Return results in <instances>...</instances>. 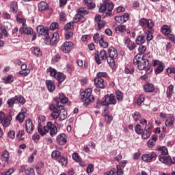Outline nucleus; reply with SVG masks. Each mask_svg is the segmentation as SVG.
<instances>
[{
  "mask_svg": "<svg viewBox=\"0 0 175 175\" xmlns=\"http://www.w3.org/2000/svg\"><path fill=\"white\" fill-rule=\"evenodd\" d=\"M49 109L52 111L51 117L53 120H57L59 118V121H64L68 118V112H66L64 106L59 103L57 105H55V104L50 105Z\"/></svg>",
  "mask_w": 175,
  "mask_h": 175,
  "instance_id": "1",
  "label": "nucleus"
},
{
  "mask_svg": "<svg viewBox=\"0 0 175 175\" xmlns=\"http://www.w3.org/2000/svg\"><path fill=\"white\" fill-rule=\"evenodd\" d=\"M62 156V153L59 150H53L51 153V157L55 161L59 160Z\"/></svg>",
  "mask_w": 175,
  "mask_h": 175,
  "instance_id": "38",
  "label": "nucleus"
},
{
  "mask_svg": "<svg viewBox=\"0 0 175 175\" xmlns=\"http://www.w3.org/2000/svg\"><path fill=\"white\" fill-rule=\"evenodd\" d=\"M135 131L137 135H142V133H143V129H142V125L137 124L135 127Z\"/></svg>",
  "mask_w": 175,
  "mask_h": 175,
  "instance_id": "58",
  "label": "nucleus"
},
{
  "mask_svg": "<svg viewBox=\"0 0 175 175\" xmlns=\"http://www.w3.org/2000/svg\"><path fill=\"white\" fill-rule=\"evenodd\" d=\"M14 104H16L15 97H12L7 100V105H8V107H13Z\"/></svg>",
  "mask_w": 175,
  "mask_h": 175,
  "instance_id": "52",
  "label": "nucleus"
},
{
  "mask_svg": "<svg viewBox=\"0 0 175 175\" xmlns=\"http://www.w3.org/2000/svg\"><path fill=\"white\" fill-rule=\"evenodd\" d=\"M68 100H69V98L65 96L63 93H59L58 97L55 98V101L57 103V105L55 106H58L59 105H65V103H68Z\"/></svg>",
  "mask_w": 175,
  "mask_h": 175,
  "instance_id": "13",
  "label": "nucleus"
},
{
  "mask_svg": "<svg viewBox=\"0 0 175 175\" xmlns=\"http://www.w3.org/2000/svg\"><path fill=\"white\" fill-rule=\"evenodd\" d=\"M25 129L27 133H32V132H33V130L35 129V126L33 125V122H32V120L29 119L26 120Z\"/></svg>",
  "mask_w": 175,
  "mask_h": 175,
  "instance_id": "15",
  "label": "nucleus"
},
{
  "mask_svg": "<svg viewBox=\"0 0 175 175\" xmlns=\"http://www.w3.org/2000/svg\"><path fill=\"white\" fill-rule=\"evenodd\" d=\"M105 6L107 8V12H109L108 13L106 12V14H109V16H111V12L114 9V4L112 2L107 3V1H106Z\"/></svg>",
  "mask_w": 175,
  "mask_h": 175,
  "instance_id": "31",
  "label": "nucleus"
},
{
  "mask_svg": "<svg viewBox=\"0 0 175 175\" xmlns=\"http://www.w3.org/2000/svg\"><path fill=\"white\" fill-rule=\"evenodd\" d=\"M110 105H117V100L116 99V96L114 94H111L110 95L107 94L105 96V100L102 101V106H105V109L104 111L106 113L107 111V109H109V106Z\"/></svg>",
  "mask_w": 175,
  "mask_h": 175,
  "instance_id": "5",
  "label": "nucleus"
},
{
  "mask_svg": "<svg viewBox=\"0 0 175 175\" xmlns=\"http://www.w3.org/2000/svg\"><path fill=\"white\" fill-rule=\"evenodd\" d=\"M74 46L75 44L73 42L70 41H67L62 44V45L59 48V50L62 51V53L68 54V53H70V51H72Z\"/></svg>",
  "mask_w": 175,
  "mask_h": 175,
  "instance_id": "9",
  "label": "nucleus"
},
{
  "mask_svg": "<svg viewBox=\"0 0 175 175\" xmlns=\"http://www.w3.org/2000/svg\"><path fill=\"white\" fill-rule=\"evenodd\" d=\"M151 133H152L151 131L143 130V133H142V139H144V140L148 139V137L151 136Z\"/></svg>",
  "mask_w": 175,
  "mask_h": 175,
  "instance_id": "45",
  "label": "nucleus"
},
{
  "mask_svg": "<svg viewBox=\"0 0 175 175\" xmlns=\"http://www.w3.org/2000/svg\"><path fill=\"white\" fill-rule=\"evenodd\" d=\"M105 175H116V168H112L111 170L105 172Z\"/></svg>",
  "mask_w": 175,
  "mask_h": 175,
  "instance_id": "64",
  "label": "nucleus"
},
{
  "mask_svg": "<svg viewBox=\"0 0 175 175\" xmlns=\"http://www.w3.org/2000/svg\"><path fill=\"white\" fill-rule=\"evenodd\" d=\"M135 43L138 44V46L144 44V43H146V36H144V35L138 36L135 40Z\"/></svg>",
  "mask_w": 175,
  "mask_h": 175,
  "instance_id": "34",
  "label": "nucleus"
},
{
  "mask_svg": "<svg viewBox=\"0 0 175 175\" xmlns=\"http://www.w3.org/2000/svg\"><path fill=\"white\" fill-rule=\"evenodd\" d=\"M161 32H162L164 36H167L172 33V29L170 28V26L167 25H163L161 28Z\"/></svg>",
  "mask_w": 175,
  "mask_h": 175,
  "instance_id": "23",
  "label": "nucleus"
},
{
  "mask_svg": "<svg viewBox=\"0 0 175 175\" xmlns=\"http://www.w3.org/2000/svg\"><path fill=\"white\" fill-rule=\"evenodd\" d=\"M27 64H23L21 65V70L19 72V75L21 76H25L27 77L29 73H31V70L27 68Z\"/></svg>",
  "mask_w": 175,
  "mask_h": 175,
  "instance_id": "22",
  "label": "nucleus"
},
{
  "mask_svg": "<svg viewBox=\"0 0 175 175\" xmlns=\"http://www.w3.org/2000/svg\"><path fill=\"white\" fill-rule=\"evenodd\" d=\"M4 81L5 84H10V83H13V81H14V77L13 75H10L4 78Z\"/></svg>",
  "mask_w": 175,
  "mask_h": 175,
  "instance_id": "51",
  "label": "nucleus"
},
{
  "mask_svg": "<svg viewBox=\"0 0 175 175\" xmlns=\"http://www.w3.org/2000/svg\"><path fill=\"white\" fill-rule=\"evenodd\" d=\"M74 23H79V21H81V23H83V21H85V18L81 15V14H79V12L74 17Z\"/></svg>",
  "mask_w": 175,
  "mask_h": 175,
  "instance_id": "40",
  "label": "nucleus"
},
{
  "mask_svg": "<svg viewBox=\"0 0 175 175\" xmlns=\"http://www.w3.org/2000/svg\"><path fill=\"white\" fill-rule=\"evenodd\" d=\"M174 120H175L174 116L171 115L165 120V126L170 127V126H172V125H174Z\"/></svg>",
  "mask_w": 175,
  "mask_h": 175,
  "instance_id": "29",
  "label": "nucleus"
},
{
  "mask_svg": "<svg viewBox=\"0 0 175 175\" xmlns=\"http://www.w3.org/2000/svg\"><path fill=\"white\" fill-rule=\"evenodd\" d=\"M10 158V154H9V151L4 150L3 151L0 159L2 162H8L9 163V159Z\"/></svg>",
  "mask_w": 175,
  "mask_h": 175,
  "instance_id": "26",
  "label": "nucleus"
},
{
  "mask_svg": "<svg viewBox=\"0 0 175 175\" xmlns=\"http://www.w3.org/2000/svg\"><path fill=\"white\" fill-rule=\"evenodd\" d=\"M16 104L19 103L20 105H24L26 102L25 98L22 96H15Z\"/></svg>",
  "mask_w": 175,
  "mask_h": 175,
  "instance_id": "41",
  "label": "nucleus"
},
{
  "mask_svg": "<svg viewBox=\"0 0 175 175\" xmlns=\"http://www.w3.org/2000/svg\"><path fill=\"white\" fill-rule=\"evenodd\" d=\"M25 172L26 175H35V170L32 167H28Z\"/></svg>",
  "mask_w": 175,
  "mask_h": 175,
  "instance_id": "60",
  "label": "nucleus"
},
{
  "mask_svg": "<svg viewBox=\"0 0 175 175\" xmlns=\"http://www.w3.org/2000/svg\"><path fill=\"white\" fill-rule=\"evenodd\" d=\"M72 159L75 161V162H80L81 157L79 155V153L74 152L72 154Z\"/></svg>",
  "mask_w": 175,
  "mask_h": 175,
  "instance_id": "61",
  "label": "nucleus"
},
{
  "mask_svg": "<svg viewBox=\"0 0 175 175\" xmlns=\"http://www.w3.org/2000/svg\"><path fill=\"white\" fill-rule=\"evenodd\" d=\"M56 141L58 143V144H59L60 146H65L67 142L66 134L65 133L59 134V135H57Z\"/></svg>",
  "mask_w": 175,
  "mask_h": 175,
  "instance_id": "16",
  "label": "nucleus"
},
{
  "mask_svg": "<svg viewBox=\"0 0 175 175\" xmlns=\"http://www.w3.org/2000/svg\"><path fill=\"white\" fill-rule=\"evenodd\" d=\"M143 87L145 92H154L155 90V86L150 82H146Z\"/></svg>",
  "mask_w": 175,
  "mask_h": 175,
  "instance_id": "21",
  "label": "nucleus"
},
{
  "mask_svg": "<svg viewBox=\"0 0 175 175\" xmlns=\"http://www.w3.org/2000/svg\"><path fill=\"white\" fill-rule=\"evenodd\" d=\"M10 8L12 10V13H17V10H18V5H17V2L12 1L10 5Z\"/></svg>",
  "mask_w": 175,
  "mask_h": 175,
  "instance_id": "43",
  "label": "nucleus"
},
{
  "mask_svg": "<svg viewBox=\"0 0 175 175\" xmlns=\"http://www.w3.org/2000/svg\"><path fill=\"white\" fill-rule=\"evenodd\" d=\"M174 90V85L172 84L167 87V91H166V95H167V98H169V99H170V98L173 96Z\"/></svg>",
  "mask_w": 175,
  "mask_h": 175,
  "instance_id": "36",
  "label": "nucleus"
},
{
  "mask_svg": "<svg viewBox=\"0 0 175 175\" xmlns=\"http://www.w3.org/2000/svg\"><path fill=\"white\" fill-rule=\"evenodd\" d=\"M24 130H21L18 131V133L16 135V137L18 138V140H24V137H23V135H25Z\"/></svg>",
  "mask_w": 175,
  "mask_h": 175,
  "instance_id": "63",
  "label": "nucleus"
},
{
  "mask_svg": "<svg viewBox=\"0 0 175 175\" xmlns=\"http://www.w3.org/2000/svg\"><path fill=\"white\" fill-rule=\"evenodd\" d=\"M103 37V36H99L98 33H96L93 37V40L94 43H100V38Z\"/></svg>",
  "mask_w": 175,
  "mask_h": 175,
  "instance_id": "54",
  "label": "nucleus"
},
{
  "mask_svg": "<svg viewBox=\"0 0 175 175\" xmlns=\"http://www.w3.org/2000/svg\"><path fill=\"white\" fill-rule=\"evenodd\" d=\"M139 25L140 27H147L149 29L148 30H153L154 23L152 19L142 18L139 21Z\"/></svg>",
  "mask_w": 175,
  "mask_h": 175,
  "instance_id": "7",
  "label": "nucleus"
},
{
  "mask_svg": "<svg viewBox=\"0 0 175 175\" xmlns=\"http://www.w3.org/2000/svg\"><path fill=\"white\" fill-rule=\"evenodd\" d=\"M138 51L139 53L140 54L142 57H143V55H146L147 58H150V57H151V55L150 54V52H148L147 53H146V51H147V46H144V45H140L138 48Z\"/></svg>",
  "mask_w": 175,
  "mask_h": 175,
  "instance_id": "18",
  "label": "nucleus"
},
{
  "mask_svg": "<svg viewBox=\"0 0 175 175\" xmlns=\"http://www.w3.org/2000/svg\"><path fill=\"white\" fill-rule=\"evenodd\" d=\"M57 162H58V163L61 164L62 166H68V157H64L62 155V157L57 160Z\"/></svg>",
  "mask_w": 175,
  "mask_h": 175,
  "instance_id": "32",
  "label": "nucleus"
},
{
  "mask_svg": "<svg viewBox=\"0 0 175 175\" xmlns=\"http://www.w3.org/2000/svg\"><path fill=\"white\" fill-rule=\"evenodd\" d=\"M116 96L118 102H122V100H124V94H122V92H121V91H116Z\"/></svg>",
  "mask_w": 175,
  "mask_h": 175,
  "instance_id": "44",
  "label": "nucleus"
},
{
  "mask_svg": "<svg viewBox=\"0 0 175 175\" xmlns=\"http://www.w3.org/2000/svg\"><path fill=\"white\" fill-rule=\"evenodd\" d=\"M116 32H120V33H124V32H126V26L124 25H119L116 28Z\"/></svg>",
  "mask_w": 175,
  "mask_h": 175,
  "instance_id": "42",
  "label": "nucleus"
},
{
  "mask_svg": "<svg viewBox=\"0 0 175 175\" xmlns=\"http://www.w3.org/2000/svg\"><path fill=\"white\" fill-rule=\"evenodd\" d=\"M135 72V69L129 66H126L124 69V72L126 75H132Z\"/></svg>",
  "mask_w": 175,
  "mask_h": 175,
  "instance_id": "57",
  "label": "nucleus"
},
{
  "mask_svg": "<svg viewBox=\"0 0 175 175\" xmlns=\"http://www.w3.org/2000/svg\"><path fill=\"white\" fill-rule=\"evenodd\" d=\"M47 9H49V4H47V3H46L44 1H41L38 4V10L40 12H43L44 10H47Z\"/></svg>",
  "mask_w": 175,
  "mask_h": 175,
  "instance_id": "37",
  "label": "nucleus"
},
{
  "mask_svg": "<svg viewBox=\"0 0 175 175\" xmlns=\"http://www.w3.org/2000/svg\"><path fill=\"white\" fill-rule=\"evenodd\" d=\"M133 117L134 118V121H139V120H140V118H142V115H140V113L135 111L133 114Z\"/></svg>",
  "mask_w": 175,
  "mask_h": 175,
  "instance_id": "62",
  "label": "nucleus"
},
{
  "mask_svg": "<svg viewBox=\"0 0 175 175\" xmlns=\"http://www.w3.org/2000/svg\"><path fill=\"white\" fill-rule=\"evenodd\" d=\"M94 85L97 88L103 90V88H105V79L102 78L94 79Z\"/></svg>",
  "mask_w": 175,
  "mask_h": 175,
  "instance_id": "20",
  "label": "nucleus"
},
{
  "mask_svg": "<svg viewBox=\"0 0 175 175\" xmlns=\"http://www.w3.org/2000/svg\"><path fill=\"white\" fill-rule=\"evenodd\" d=\"M157 150L158 151L161 152V154L159 157V161H160V162H162V161L161 160V158H163L165 161H167V157H169V156H166L167 155V154H169L167 148H166V146H158Z\"/></svg>",
  "mask_w": 175,
  "mask_h": 175,
  "instance_id": "12",
  "label": "nucleus"
},
{
  "mask_svg": "<svg viewBox=\"0 0 175 175\" xmlns=\"http://www.w3.org/2000/svg\"><path fill=\"white\" fill-rule=\"evenodd\" d=\"M94 21L96 23L95 27L96 31H100L102 28H104V27H106V21L104 20H102V16L101 15H96L94 18Z\"/></svg>",
  "mask_w": 175,
  "mask_h": 175,
  "instance_id": "10",
  "label": "nucleus"
},
{
  "mask_svg": "<svg viewBox=\"0 0 175 175\" xmlns=\"http://www.w3.org/2000/svg\"><path fill=\"white\" fill-rule=\"evenodd\" d=\"M146 100V97L144 96V94H142L139 96L137 101V105L138 106H142V104Z\"/></svg>",
  "mask_w": 175,
  "mask_h": 175,
  "instance_id": "55",
  "label": "nucleus"
},
{
  "mask_svg": "<svg viewBox=\"0 0 175 175\" xmlns=\"http://www.w3.org/2000/svg\"><path fill=\"white\" fill-rule=\"evenodd\" d=\"M74 25H75V22H70V23H68L65 27H64V29L66 31H69V29H73L74 28Z\"/></svg>",
  "mask_w": 175,
  "mask_h": 175,
  "instance_id": "56",
  "label": "nucleus"
},
{
  "mask_svg": "<svg viewBox=\"0 0 175 175\" xmlns=\"http://www.w3.org/2000/svg\"><path fill=\"white\" fill-rule=\"evenodd\" d=\"M108 54L107 62L111 68H114L116 66V59L118 57V52L116 48L110 46L108 49Z\"/></svg>",
  "mask_w": 175,
  "mask_h": 175,
  "instance_id": "4",
  "label": "nucleus"
},
{
  "mask_svg": "<svg viewBox=\"0 0 175 175\" xmlns=\"http://www.w3.org/2000/svg\"><path fill=\"white\" fill-rule=\"evenodd\" d=\"M107 52L103 49L101 50L100 52L97 51V53H95V59L96 64L98 65H100L102 64V61H107Z\"/></svg>",
  "mask_w": 175,
  "mask_h": 175,
  "instance_id": "6",
  "label": "nucleus"
},
{
  "mask_svg": "<svg viewBox=\"0 0 175 175\" xmlns=\"http://www.w3.org/2000/svg\"><path fill=\"white\" fill-rule=\"evenodd\" d=\"M157 157H158L157 152H151L148 154H143L142 157V161H144V162H146V163H150L152 162V159H154V158H157Z\"/></svg>",
  "mask_w": 175,
  "mask_h": 175,
  "instance_id": "11",
  "label": "nucleus"
},
{
  "mask_svg": "<svg viewBox=\"0 0 175 175\" xmlns=\"http://www.w3.org/2000/svg\"><path fill=\"white\" fill-rule=\"evenodd\" d=\"M98 43L100 46L103 47V49H107V47H109V42H105V40H103V37L100 38V42Z\"/></svg>",
  "mask_w": 175,
  "mask_h": 175,
  "instance_id": "50",
  "label": "nucleus"
},
{
  "mask_svg": "<svg viewBox=\"0 0 175 175\" xmlns=\"http://www.w3.org/2000/svg\"><path fill=\"white\" fill-rule=\"evenodd\" d=\"M160 160L161 161L162 163H165V165H167V166L175 165V157H173V159H172V157H170V156H168L167 160H165L163 157H161Z\"/></svg>",
  "mask_w": 175,
  "mask_h": 175,
  "instance_id": "19",
  "label": "nucleus"
},
{
  "mask_svg": "<svg viewBox=\"0 0 175 175\" xmlns=\"http://www.w3.org/2000/svg\"><path fill=\"white\" fill-rule=\"evenodd\" d=\"M153 32L154 30H148V32L146 33L147 42H151L154 39V36H152Z\"/></svg>",
  "mask_w": 175,
  "mask_h": 175,
  "instance_id": "46",
  "label": "nucleus"
},
{
  "mask_svg": "<svg viewBox=\"0 0 175 175\" xmlns=\"http://www.w3.org/2000/svg\"><path fill=\"white\" fill-rule=\"evenodd\" d=\"M57 81H59V84H61L62 83H64L65 81L66 77L65 75L62 72H57L55 78Z\"/></svg>",
  "mask_w": 175,
  "mask_h": 175,
  "instance_id": "39",
  "label": "nucleus"
},
{
  "mask_svg": "<svg viewBox=\"0 0 175 175\" xmlns=\"http://www.w3.org/2000/svg\"><path fill=\"white\" fill-rule=\"evenodd\" d=\"M10 122H12V118H10V116H5L0 124H2L5 128H8V126L10 125Z\"/></svg>",
  "mask_w": 175,
  "mask_h": 175,
  "instance_id": "33",
  "label": "nucleus"
},
{
  "mask_svg": "<svg viewBox=\"0 0 175 175\" xmlns=\"http://www.w3.org/2000/svg\"><path fill=\"white\" fill-rule=\"evenodd\" d=\"M57 126H55V124H54L53 123V122H48L47 124H46V130L48 131V133H49V131H51L53 130L55 127H56Z\"/></svg>",
  "mask_w": 175,
  "mask_h": 175,
  "instance_id": "59",
  "label": "nucleus"
},
{
  "mask_svg": "<svg viewBox=\"0 0 175 175\" xmlns=\"http://www.w3.org/2000/svg\"><path fill=\"white\" fill-rule=\"evenodd\" d=\"M78 13L81 16H85L86 14H88V10L86 8H81L78 9Z\"/></svg>",
  "mask_w": 175,
  "mask_h": 175,
  "instance_id": "53",
  "label": "nucleus"
},
{
  "mask_svg": "<svg viewBox=\"0 0 175 175\" xmlns=\"http://www.w3.org/2000/svg\"><path fill=\"white\" fill-rule=\"evenodd\" d=\"M152 66H157V68L154 70V72L156 75H159V73H162V72H163V69H165V64H163V62L158 59L152 60Z\"/></svg>",
  "mask_w": 175,
  "mask_h": 175,
  "instance_id": "8",
  "label": "nucleus"
},
{
  "mask_svg": "<svg viewBox=\"0 0 175 175\" xmlns=\"http://www.w3.org/2000/svg\"><path fill=\"white\" fill-rule=\"evenodd\" d=\"M15 120L16 121H18L19 124H23L25 120V111L22 110L21 112H19L16 116Z\"/></svg>",
  "mask_w": 175,
  "mask_h": 175,
  "instance_id": "25",
  "label": "nucleus"
},
{
  "mask_svg": "<svg viewBox=\"0 0 175 175\" xmlns=\"http://www.w3.org/2000/svg\"><path fill=\"white\" fill-rule=\"evenodd\" d=\"M124 42L131 51L135 50V49L137 47L136 44L131 40V38H129V37H124Z\"/></svg>",
  "mask_w": 175,
  "mask_h": 175,
  "instance_id": "14",
  "label": "nucleus"
},
{
  "mask_svg": "<svg viewBox=\"0 0 175 175\" xmlns=\"http://www.w3.org/2000/svg\"><path fill=\"white\" fill-rule=\"evenodd\" d=\"M31 50L36 57H42V51L40 50V48L38 46H33Z\"/></svg>",
  "mask_w": 175,
  "mask_h": 175,
  "instance_id": "35",
  "label": "nucleus"
},
{
  "mask_svg": "<svg viewBox=\"0 0 175 175\" xmlns=\"http://www.w3.org/2000/svg\"><path fill=\"white\" fill-rule=\"evenodd\" d=\"M37 32L40 35H43L44 36H49V28L44 27L43 25H40L37 27Z\"/></svg>",
  "mask_w": 175,
  "mask_h": 175,
  "instance_id": "17",
  "label": "nucleus"
},
{
  "mask_svg": "<svg viewBox=\"0 0 175 175\" xmlns=\"http://www.w3.org/2000/svg\"><path fill=\"white\" fill-rule=\"evenodd\" d=\"M47 72H49L50 75L52 77H54V79H55V77H57V75H58L57 70H55L51 67H50L49 68L47 69Z\"/></svg>",
  "mask_w": 175,
  "mask_h": 175,
  "instance_id": "48",
  "label": "nucleus"
},
{
  "mask_svg": "<svg viewBox=\"0 0 175 175\" xmlns=\"http://www.w3.org/2000/svg\"><path fill=\"white\" fill-rule=\"evenodd\" d=\"M91 94H92V89L91 88H88L81 93V100L82 102H85V106H88L91 102H94V100H95V97H94Z\"/></svg>",
  "mask_w": 175,
  "mask_h": 175,
  "instance_id": "3",
  "label": "nucleus"
},
{
  "mask_svg": "<svg viewBox=\"0 0 175 175\" xmlns=\"http://www.w3.org/2000/svg\"><path fill=\"white\" fill-rule=\"evenodd\" d=\"M84 2L89 9H95L96 5L92 2V0H84Z\"/></svg>",
  "mask_w": 175,
  "mask_h": 175,
  "instance_id": "47",
  "label": "nucleus"
},
{
  "mask_svg": "<svg viewBox=\"0 0 175 175\" xmlns=\"http://www.w3.org/2000/svg\"><path fill=\"white\" fill-rule=\"evenodd\" d=\"M19 32L21 33H25L26 35H32L33 33V29L31 27H27L26 25V27H22L19 29Z\"/></svg>",
  "mask_w": 175,
  "mask_h": 175,
  "instance_id": "27",
  "label": "nucleus"
},
{
  "mask_svg": "<svg viewBox=\"0 0 175 175\" xmlns=\"http://www.w3.org/2000/svg\"><path fill=\"white\" fill-rule=\"evenodd\" d=\"M147 55L148 54L143 56L141 54H137L133 58V65L137 66L139 70H144L150 65V61L148 59Z\"/></svg>",
  "mask_w": 175,
  "mask_h": 175,
  "instance_id": "2",
  "label": "nucleus"
},
{
  "mask_svg": "<svg viewBox=\"0 0 175 175\" xmlns=\"http://www.w3.org/2000/svg\"><path fill=\"white\" fill-rule=\"evenodd\" d=\"M38 133L41 135V136H44V135L48 133V131H47V126H43L42 124H38Z\"/></svg>",
  "mask_w": 175,
  "mask_h": 175,
  "instance_id": "24",
  "label": "nucleus"
},
{
  "mask_svg": "<svg viewBox=\"0 0 175 175\" xmlns=\"http://www.w3.org/2000/svg\"><path fill=\"white\" fill-rule=\"evenodd\" d=\"M129 20V14L125 13L124 15L120 16V24H124Z\"/></svg>",
  "mask_w": 175,
  "mask_h": 175,
  "instance_id": "49",
  "label": "nucleus"
},
{
  "mask_svg": "<svg viewBox=\"0 0 175 175\" xmlns=\"http://www.w3.org/2000/svg\"><path fill=\"white\" fill-rule=\"evenodd\" d=\"M46 85L49 92H54L55 90V84L53 81H46Z\"/></svg>",
  "mask_w": 175,
  "mask_h": 175,
  "instance_id": "30",
  "label": "nucleus"
},
{
  "mask_svg": "<svg viewBox=\"0 0 175 175\" xmlns=\"http://www.w3.org/2000/svg\"><path fill=\"white\" fill-rule=\"evenodd\" d=\"M59 40V34L58 33L55 32L53 33V36L51 38V42L49 43H51V46H55L57 43H58V40Z\"/></svg>",
  "mask_w": 175,
  "mask_h": 175,
  "instance_id": "28",
  "label": "nucleus"
}]
</instances>
